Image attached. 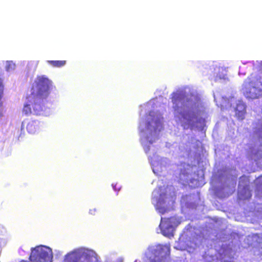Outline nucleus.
I'll use <instances>...</instances> for the list:
<instances>
[{"instance_id": "obj_4", "label": "nucleus", "mask_w": 262, "mask_h": 262, "mask_svg": "<svg viewBox=\"0 0 262 262\" xmlns=\"http://www.w3.org/2000/svg\"><path fill=\"white\" fill-rule=\"evenodd\" d=\"M96 257L80 249L75 250L68 253L64 258V262H95Z\"/></svg>"}, {"instance_id": "obj_8", "label": "nucleus", "mask_w": 262, "mask_h": 262, "mask_svg": "<svg viewBox=\"0 0 262 262\" xmlns=\"http://www.w3.org/2000/svg\"><path fill=\"white\" fill-rule=\"evenodd\" d=\"M37 129V124L36 121H31L27 125L28 132L31 134L34 133Z\"/></svg>"}, {"instance_id": "obj_3", "label": "nucleus", "mask_w": 262, "mask_h": 262, "mask_svg": "<svg viewBox=\"0 0 262 262\" xmlns=\"http://www.w3.org/2000/svg\"><path fill=\"white\" fill-rule=\"evenodd\" d=\"M52 255L50 249L46 246H37L31 249L29 259L31 262H51Z\"/></svg>"}, {"instance_id": "obj_10", "label": "nucleus", "mask_w": 262, "mask_h": 262, "mask_svg": "<svg viewBox=\"0 0 262 262\" xmlns=\"http://www.w3.org/2000/svg\"><path fill=\"white\" fill-rule=\"evenodd\" d=\"M31 106V103L28 102V100L27 99V102L24 104L23 109V112L26 115L31 114L32 113Z\"/></svg>"}, {"instance_id": "obj_7", "label": "nucleus", "mask_w": 262, "mask_h": 262, "mask_svg": "<svg viewBox=\"0 0 262 262\" xmlns=\"http://www.w3.org/2000/svg\"><path fill=\"white\" fill-rule=\"evenodd\" d=\"M170 248L169 245H160L157 246L155 250V254L160 255L162 257L169 256Z\"/></svg>"}, {"instance_id": "obj_11", "label": "nucleus", "mask_w": 262, "mask_h": 262, "mask_svg": "<svg viewBox=\"0 0 262 262\" xmlns=\"http://www.w3.org/2000/svg\"><path fill=\"white\" fill-rule=\"evenodd\" d=\"M180 98V95L177 93H174L173 94L172 99V102L173 104H176L177 102L179 101Z\"/></svg>"}, {"instance_id": "obj_5", "label": "nucleus", "mask_w": 262, "mask_h": 262, "mask_svg": "<svg viewBox=\"0 0 262 262\" xmlns=\"http://www.w3.org/2000/svg\"><path fill=\"white\" fill-rule=\"evenodd\" d=\"M159 196L155 195L152 198L156 209L159 213H166L170 211L165 202L166 193H159Z\"/></svg>"}, {"instance_id": "obj_2", "label": "nucleus", "mask_w": 262, "mask_h": 262, "mask_svg": "<svg viewBox=\"0 0 262 262\" xmlns=\"http://www.w3.org/2000/svg\"><path fill=\"white\" fill-rule=\"evenodd\" d=\"M181 222V219L175 215L167 218L161 217L159 226L162 234L168 237L173 236L175 228Z\"/></svg>"}, {"instance_id": "obj_14", "label": "nucleus", "mask_w": 262, "mask_h": 262, "mask_svg": "<svg viewBox=\"0 0 262 262\" xmlns=\"http://www.w3.org/2000/svg\"><path fill=\"white\" fill-rule=\"evenodd\" d=\"M25 262H28V261H25Z\"/></svg>"}, {"instance_id": "obj_1", "label": "nucleus", "mask_w": 262, "mask_h": 262, "mask_svg": "<svg viewBox=\"0 0 262 262\" xmlns=\"http://www.w3.org/2000/svg\"><path fill=\"white\" fill-rule=\"evenodd\" d=\"M52 89L51 80L45 76H37L32 85L30 95L26 97L28 102L31 103L35 114L40 115L43 111L41 103L49 96Z\"/></svg>"}, {"instance_id": "obj_12", "label": "nucleus", "mask_w": 262, "mask_h": 262, "mask_svg": "<svg viewBox=\"0 0 262 262\" xmlns=\"http://www.w3.org/2000/svg\"><path fill=\"white\" fill-rule=\"evenodd\" d=\"M244 191H245V193L248 192L249 195H248V196L247 198H243V199H248L250 198L251 196V194L250 193V191L249 190H246V189H244Z\"/></svg>"}, {"instance_id": "obj_13", "label": "nucleus", "mask_w": 262, "mask_h": 262, "mask_svg": "<svg viewBox=\"0 0 262 262\" xmlns=\"http://www.w3.org/2000/svg\"><path fill=\"white\" fill-rule=\"evenodd\" d=\"M188 196H189V195H185V196H183L182 197V199H183V201H186V200L187 199V198H188Z\"/></svg>"}, {"instance_id": "obj_9", "label": "nucleus", "mask_w": 262, "mask_h": 262, "mask_svg": "<svg viewBox=\"0 0 262 262\" xmlns=\"http://www.w3.org/2000/svg\"><path fill=\"white\" fill-rule=\"evenodd\" d=\"M48 62L53 66L56 68H60L64 66L66 63V60H48Z\"/></svg>"}, {"instance_id": "obj_6", "label": "nucleus", "mask_w": 262, "mask_h": 262, "mask_svg": "<svg viewBox=\"0 0 262 262\" xmlns=\"http://www.w3.org/2000/svg\"><path fill=\"white\" fill-rule=\"evenodd\" d=\"M181 116L184 120L182 124L183 128L184 129H192L194 126L193 119L195 118L194 113H191L189 112H185L181 113Z\"/></svg>"}]
</instances>
